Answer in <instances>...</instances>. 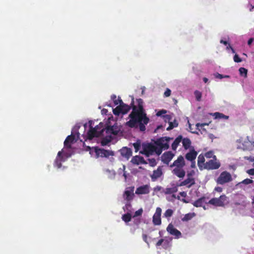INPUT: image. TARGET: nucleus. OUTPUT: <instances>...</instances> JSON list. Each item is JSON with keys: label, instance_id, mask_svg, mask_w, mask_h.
<instances>
[{"label": "nucleus", "instance_id": "1", "mask_svg": "<svg viewBox=\"0 0 254 254\" xmlns=\"http://www.w3.org/2000/svg\"><path fill=\"white\" fill-rule=\"evenodd\" d=\"M137 106L134 105V99H132L130 104L132 111L129 115V121L126 123V125L131 128H139L141 131L146 129L145 125L149 121L143 109V101L141 98L136 99Z\"/></svg>", "mask_w": 254, "mask_h": 254}, {"label": "nucleus", "instance_id": "2", "mask_svg": "<svg viewBox=\"0 0 254 254\" xmlns=\"http://www.w3.org/2000/svg\"><path fill=\"white\" fill-rule=\"evenodd\" d=\"M208 203L215 206H224L228 203V197L224 194L221 195L218 198H211Z\"/></svg>", "mask_w": 254, "mask_h": 254}, {"label": "nucleus", "instance_id": "3", "mask_svg": "<svg viewBox=\"0 0 254 254\" xmlns=\"http://www.w3.org/2000/svg\"><path fill=\"white\" fill-rule=\"evenodd\" d=\"M237 142L240 143L237 148L243 150H250L252 149L253 144V146H254V142L250 141L248 138L245 139L241 138L237 140Z\"/></svg>", "mask_w": 254, "mask_h": 254}, {"label": "nucleus", "instance_id": "4", "mask_svg": "<svg viewBox=\"0 0 254 254\" xmlns=\"http://www.w3.org/2000/svg\"><path fill=\"white\" fill-rule=\"evenodd\" d=\"M142 146V150L140 151V153L145 155L146 157L152 155L155 151L156 146L151 143H143Z\"/></svg>", "mask_w": 254, "mask_h": 254}, {"label": "nucleus", "instance_id": "5", "mask_svg": "<svg viewBox=\"0 0 254 254\" xmlns=\"http://www.w3.org/2000/svg\"><path fill=\"white\" fill-rule=\"evenodd\" d=\"M98 126H96L95 127H90V129L88 130L87 132L88 139L91 140L92 139L95 137H99L100 136L102 135L103 132L104 131V129L102 128L101 130L98 131Z\"/></svg>", "mask_w": 254, "mask_h": 254}, {"label": "nucleus", "instance_id": "6", "mask_svg": "<svg viewBox=\"0 0 254 254\" xmlns=\"http://www.w3.org/2000/svg\"><path fill=\"white\" fill-rule=\"evenodd\" d=\"M220 166V163L217 160L216 156H214L213 159L205 163L204 169L207 170H215L218 169Z\"/></svg>", "mask_w": 254, "mask_h": 254}, {"label": "nucleus", "instance_id": "7", "mask_svg": "<svg viewBox=\"0 0 254 254\" xmlns=\"http://www.w3.org/2000/svg\"><path fill=\"white\" fill-rule=\"evenodd\" d=\"M231 180L232 176L231 174L227 171H224L220 174L217 178V183L220 185H223L231 181Z\"/></svg>", "mask_w": 254, "mask_h": 254}, {"label": "nucleus", "instance_id": "8", "mask_svg": "<svg viewBox=\"0 0 254 254\" xmlns=\"http://www.w3.org/2000/svg\"><path fill=\"white\" fill-rule=\"evenodd\" d=\"M94 152L97 158L99 157L107 158L110 156H113L114 155V153L112 151L99 148L98 147L95 148Z\"/></svg>", "mask_w": 254, "mask_h": 254}, {"label": "nucleus", "instance_id": "9", "mask_svg": "<svg viewBox=\"0 0 254 254\" xmlns=\"http://www.w3.org/2000/svg\"><path fill=\"white\" fill-rule=\"evenodd\" d=\"M170 139V137H162L157 139L155 143L157 146L162 147L164 150H166L169 147V141Z\"/></svg>", "mask_w": 254, "mask_h": 254}, {"label": "nucleus", "instance_id": "10", "mask_svg": "<svg viewBox=\"0 0 254 254\" xmlns=\"http://www.w3.org/2000/svg\"><path fill=\"white\" fill-rule=\"evenodd\" d=\"M134 187H129L126 188L123 194V197L126 201H132L134 197Z\"/></svg>", "mask_w": 254, "mask_h": 254}, {"label": "nucleus", "instance_id": "11", "mask_svg": "<svg viewBox=\"0 0 254 254\" xmlns=\"http://www.w3.org/2000/svg\"><path fill=\"white\" fill-rule=\"evenodd\" d=\"M166 230L170 235L174 236L175 239H179L182 237L181 232L175 228L172 223L168 225Z\"/></svg>", "mask_w": 254, "mask_h": 254}, {"label": "nucleus", "instance_id": "12", "mask_svg": "<svg viewBox=\"0 0 254 254\" xmlns=\"http://www.w3.org/2000/svg\"><path fill=\"white\" fill-rule=\"evenodd\" d=\"M104 129L107 134L117 135L120 131V128L117 124L113 126H107Z\"/></svg>", "mask_w": 254, "mask_h": 254}, {"label": "nucleus", "instance_id": "13", "mask_svg": "<svg viewBox=\"0 0 254 254\" xmlns=\"http://www.w3.org/2000/svg\"><path fill=\"white\" fill-rule=\"evenodd\" d=\"M162 209L160 207H157L156 211L153 215L152 222L155 225H160L161 224V215Z\"/></svg>", "mask_w": 254, "mask_h": 254}, {"label": "nucleus", "instance_id": "14", "mask_svg": "<svg viewBox=\"0 0 254 254\" xmlns=\"http://www.w3.org/2000/svg\"><path fill=\"white\" fill-rule=\"evenodd\" d=\"M185 166V162L183 156H179L177 159L174 161L172 164L170 165V167H175V168H184Z\"/></svg>", "mask_w": 254, "mask_h": 254}, {"label": "nucleus", "instance_id": "15", "mask_svg": "<svg viewBox=\"0 0 254 254\" xmlns=\"http://www.w3.org/2000/svg\"><path fill=\"white\" fill-rule=\"evenodd\" d=\"M195 184V180L193 177H187V179L181 182L177 186H186L187 188H190L192 186Z\"/></svg>", "mask_w": 254, "mask_h": 254}, {"label": "nucleus", "instance_id": "16", "mask_svg": "<svg viewBox=\"0 0 254 254\" xmlns=\"http://www.w3.org/2000/svg\"><path fill=\"white\" fill-rule=\"evenodd\" d=\"M174 154L171 151L166 152L162 155L161 158L162 161L167 164L169 165V162L173 159Z\"/></svg>", "mask_w": 254, "mask_h": 254}, {"label": "nucleus", "instance_id": "17", "mask_svg": "<svg viewBox=\"0 0 254 254\" xmlns=\"http://www.w3.org/2000/svg\"><path fill=\"white\" fill-rule=\"evenodd\" d=\"M163 175L162 169L161 166H159L157 170H154L153 174L150 176L151 180L155 181Z\"/></svg>", "mask_w": 254, "mask_h": 254}, {"label": "nucleus", "instance_id": "18", "mask_svg": "<svg viewBox=\"0 0 254 254\" xmlns=\"http://www.w3.org/2000/svg\"><path fill=\"white\" fill-rule=\"evenodd\" d=\"M131 162L135 165L147 164V162L144 160L143 157L138 155L133 156L131 160Z\"/></svg>", "mask_w": 254, "mask_h": 254}, {"label": "nucleus", "instance_id": "19", "mask_svg": "<svg viewBox=\"0 0 254 254\" xmlns=\"http://www.w3.org/2000/svg\"><path fill=\"white\" fill-rule=\"evenodd\" d=\"M149 193V186L147 185H143L137 188L135 193L137 194H145Z\"/></svg>", "mask_w": 254, "mask_h": 254}, {"label": "nucleus", "instance_id": "20", "mask_svg": "<svg viewBox=\"0 0 254 254\" xmlns=\"http://www.w3.org/2000/svg\"><path fill=\"white\" fill-rule=\"evenodd\" d=\"M120 153L123 157L127 158V159H128L132 155V151L131 149L127 147H124L121 149L120 150Z\"/></svg>", "mask_w": 254, "mask_h": 254}, {"label": "nucleus", "instance_id": "21", "mask_svg": "<svg viewBox=\"0 0 254 254\" xmlns=\"http://www.w3.org/2000/svg\"><path fill=\"white\" fill-rule=\"evenodd\" d=\"M172 173L174 175L180 178H183L186 174V172L183 168H175L173 170Z\"/></svg>", "mask_w": 254, "mask_h": 254}, {"label": "nucleus", "instance_id": "22", "mask_svg": "<svg viewBox=\"0 0 254 254\" xmlns=\"http://www.w3.org/2000/svg\"><path fill=\"white\" fill-rule=\"evenodd\" d=\"M75 141V136L73 135H68L64 141V145L67 148L71 147V144Z\"/></svg>", "mask_w": 254, "mask_h": 254}, {"label": "nucleus", "instance_id": "23", "mask_svg": "<svg viewBox=\"0 0 254 254\" xmlns=\"http://www.w3.org/2000/svg\"><path fill=\"white\" fill-rule=\"evenodd\" d=\"M197 154V153L193 149L186 154L185 157L188 161L193 162L195 160Z\"/></svg>", "mask_w": 254, "mask_h": 254}, {"label": "nucleus", "instance_id": "24", "mask_svg": "<svg viewBox=\"0 0 254 254\" xmlns=\"http://www.w3.org/2000/svg\"><path fill=\"white\" fill-rule=\"evenodd\" d=\"M63 157L62 156V152L59 151L58 153L57 157L55 161V165L60 168L62 167V162L64 161Z\"/></svg>", "mask_w": 254, "mask_h": 254}, {"label": "nucleus", "instance_id": "25", "mask_svg": "<svg viewBox=\"0 0 254 254\" xmlns=\"http://www.w3.org/2000/svg\"><path fill=\"white\" fill-rule=\"evenodd\" d=\"M120 105L122 106V112L123 115L127 114L131 109V106L125 104L122 100H120Z\"/></svg>", "mask_w": 254, "mask_h": 254}, {"label": "nucleus", "instance_id": "26", "mask_svg": "<svg viewBox=\"0 0 254 254\" xmlns=\"http://www.w3.org/2000/svg\"><path fill=\"white\" fill-rule=\"evenodd\" d=\"M204 155L202 154H200L197 158V165L200 169H202V168H204L205 166V158Z\"/></svg>", "mask_w": 254, "mask_h": 254}, {"label": "nucleus", "instance_id": "27", "mask_svg": "<svg viewBox=\"0 0 254 254\" xmlns=\"http://www.w3.org/2000/svg\"><path fill=\"white\" fill-rule=\"evenodd\" d=\"M182 136L179 135L178 136L174 141L173 143L172 144V149L173 150H176L177 148L178 147L179 143L182 141Z\"/></svg>", "mask_w": 254, "mask_h": 254}, {"label": "nucleus", "instance_id": "28", "mask_svg": "<svg viewBox=\"0 0 254 254\" xmlns=\"http://www.w3.org/2000/svg\"><path fill=\"white\" fill-rule=\"evenodd\" d=\"M178 186H174L172 188H166L165 190H163V192L165 194H170L172 193H174L175 192H176L178 191Z\"/></svg>", "mask_w": 254, "mask_h": 254}, {"label": "nucleus", "instance_id": "29", "mask_svg": "<svg viewBox=\"0 0 254 254\" xmlns=\"http://www.w3.org/2000/svg\"><path fill=\"white\" fill-rule=\"evenodd\" d=\"M205 197H201L193 202L192 204L194 206L196 207H201L203 204L205 202Z\"/></svg>", "mask_w": 254, "mask_h": 254}, {"label": "nucleus", "instance_id": "30", "mask_svg": "<svg viewBox=\"0 0 254 254\" xmlns=\"http://www.w3.org/2000/svg\"><path fill=\"white\" fill-rule=\"evenodd\" d=\"M182 141L183 146L185 149L187 150L190 147L191 145V141L189 138H185L184 139L182 138Z\"/></svg>", "mask_w": 254, "mask_h": 254}, {"label": "nucleus", "instance_id": "31", "mask_svg": "<svg viewBox=\"0 0 254 254\" xmlns=\"http://www.w3.org/2000/svg\"><path fill=\"white\" fill-rule=\"evenodd\" d=\"M122 219L126 223L129 222L131 220V215L130 213L127 212L122 215Z\"/></svg>", "mask_w": 254, "mask_h": 254}, {"label": "nucleus", "instance_id": "32", "mask_svg": "<svg viewBox=\"0 0 254 254\" xmlns=\"http://www.w3.org/2000/svg\"><path fill=\"white\" fill-rule=\"evenodd\" d=\"M178 123L176 120H174L173 122H169V126L167 128V130L172 129L175 127H177Z\"/></svg>", "mask_w": 254, "mask_h": 254}, {"label": "nucleus", "instance_id": "33", "mask_svg": "<svg viewBox=\"0 0 254 254\" xmlns=\"http://www.w3.org/2000/svg\"><path fill=\"white\" fill-rule=\"evenodd\" d=\"M214 116L216 119H224L226 120L228 119L229 116H226L222 113L216 112L214 114Z\"/></svg>", "mask_w": 254, "mask_h": 254}, {"label": "nucleus", "instance_id": "34", "mask_svg": "<svg viewBox=\"0 0 254 254\" xmlns=\"http://www.w3.org/2000/svg\"><path fill=\"white\" fill-rule=\"evenodd\" d=\"M194 216V213H188L185 215L183 218H182L183 221H188L190 220Z\"/></svg>", "mask_w": 254, "mask_h": 254}, {"label": "nucleus", "instance_id": "35", "mask_svg": "<svg viewBox=\"0 0 254 254\" xmlns=\"http://www.w3.org/2000/svg\"><path fill=\"white\" fill-rule=\"evenodd\" d=\"M113 113L115 115L119 116L121 114H122V106L119 105L115 109L113 110Z\"/></svg>", "mask_w": 254, "mask_h": 254}, {"label": "nucleus", "instance_id": "36", "mask_svg": "<svg viewBox=\"0 0 254 254\" xmlns=\"http://www.w3.org/2000/svg\"><path fill=\"white\" fill-rule=\"evenodd\" d=\"M133 146L135 149V152H137L139 151L141 147V142L139 140H137V141L133 144Z\"/></svg>", "mask_w": 254, "mask_h": 254}, {"label": "nucleus", "instance_id": "37", "mask_svg": "<svg viewBox=\"0 0 254 254\" xmlns=\"http://www.w3.org/2000/svg\"><path fill=\"white\" fill-rule=\"evenodd\" d=\"M240 74L242 76H244L245 77L247 76L248 70L244 67H240L239 69Z\"/></svg>", "mask_w": 254, "mask_h": 254}, {"label": "nucleus", "instance_id": "38", "mask_svg": "<svg viewBox=\"0 0 254 254\" xmlns=\"http://www.w3.org/2000/svg\"><path fill=\"white\" fill-rule=\"evenodd\" d=\"M194 94L195 95V99L196 101H200L202 97V93L201 92L198 90H195L194 92Z\"/></svg>", "mask_w": 254, "mask_h": 254}, {"label": "nucleus", "instance_id": "39", "mask_svg": "<svg viewBox=\"0 0 254 254\" xmlns=\"http://www.w3.org/2000/svg\"><path fill=\"white\" fill-rule=\"evenodd\" d=\"M131 201H127V203H126L125 206L123 207L124 210H127L128 212H130V209L131 207V204L130 203Z\"/></svg>", "mask_w": 254, "mask_h": 254}, {"label": "nucleus", "instance_id": "40", "mask_svg": "<svg viewBox=\"0 0 254 254\" xmlns=\"http://www.w3.org/2000/svg\"><path fill=\"white\" fill-rule=\"evenodd\" d=\"M111 99L113 101L115 105L120 104V100H122L120 97L117 99V97L115 95H112L111 96Z\"/></svg>", "mask_w": 254, "mask_h": 254}, {"label": "nucleus", "instance_id": "41", "mask_svg": "<svg viewBox=\"0 0 254 254\" xmlns=\"http://www.w3.org/2000/svg\"><path fill=\"white\" fill-rule=\"evenodd\" d=\"M164 242V244H166V245H168L169 244V241L167 240H165L164 239H160L158 242L157 243H156V246L157 247L158 246H160L161 245H162V243Z\"/></svg>", "mask_w": 254, "mask_h": 254}, {"label": "nucleus", "instance_id": "42", "mask_svg": "<svg viewBox=\"0 0 254 254\" xmlns=\"http://www.w3.org/2000/svg\"><path fill=\"white\" fill-rule=\"evenodd\" d=\"M173 213V210H172L171 209H168L165 211L164 215L166 217H170L172 216Z\"/></svg>", "mask_w": 254, "mask_h": 254}, {"label": "nucleus", "instance_id": "43", "mask_svg": "<svg viewBox=\"0 0 254 254\" xmlns=\"http://www.w3.org/2000/svg\"><path fill=\"white\" fill-rule=\"evenodd\" d=\"M148 162L150 166L151 167H154L156 165L157 162L154 158H151V159H148Z\"/></svg>", "mask_w": 254, "mask_h": 254}, {"label": "nucleus", "instance_id": "44", "mask_svg": "<svg viewBox=\"0 0 254 254\" xmlns=\"http://www.w3.org/2000/svg\"><path fill=\"white\" fill-rule=\"evenodd\" d=\"M205 157L207 158H212L213 159V156H215L213 154V152L212 151H209L205 153Z\"/></svg>", "mask_w": 254, "mask_h": 254}, {"label": "nucleus", "instance_id": "45", "mask_svg": "<svg viewBox=\"0 0 254 254\" xmlns=\"http://www.w3.org/2000/svg\"><path fill=\"white\" fill-rule=\"evenodd\" d=\"M253 182H254L253 180H252V179H246L244 180L243 181H242L241 183H240V184H243L245 185H249L250 184L253 183Z\"/></svg>", "mask_w": 254, "mask_h": 254}, {"label": "nucleus", "instance_id": "46", "mask_svg": "<svg viewBox=\"0 0 254 254\" xmlns=\"http://www.w3.org/2000/svg\"><path fill=\"white\" fill-rule=\"evenodd\" d=\"M110 141L111 137L110 138H107V137L103 138L101 141V144L103 145H106Z\"/></svg>", "mask_w": 254, "mask_h": 254}, {"label": "nucleus", "instance_id": "47", "mask_svg": "<svg viewBox=\"0 0 254 254\" xmlns=\"http://www.w3.org/2000/svg\"><path fill=\"white\" fill-rule=\"evenodd\" d=\"M163 149V148H162V147L156 146V149H155V151H154V152H155L158 155H159L161 154Z\"/></svg>", "mask_w": 254, "mask_h": 254}, {"label": "nucleus", "instance_id": "48", "mask_svg": "<svg viewBox=\"0 0 254 254\" xmlns=\"http://www.w3.org/2000/svg\"><path fill=\"white\" fill-rule=\"evenodd\" d=\"M216 78H218L219 79H222L223 78H229L230 76L229 75H223L219 73H216L215 75Z\"/></svg>", "mask_w": 254, "mask_h": 254}, {"label": "nucleus", "instance_id": "49", "mask_svg": "<svg viewBox=\"0 0 254 254\" xmlns=\"http://www.w3.org/2000/svg\"><path fill=\"white\" fill-rule=\"evenodd\" d=\"M142 212H143V210L142 208L138 209V210H137L135 212L134 214L133 215V217L141 215L142 214Z\"/></svg>", "mask_w": 254, "mask_h": 254}, {"label": "nucleus", "instance_id": "50", "mask_svg": "<svg viewBox=\"0 0 254 254\" xmlns=\"http://www.w3.org/2000/svg\"><path fill=\"white\" fill-rule=\"evenodd\" d=\"M234 61L236 63H240L242 62V59L237 54H235L234 56Z\"/></svg>", "mask_w": 254, "mask_h": 254}, {"label": "nucleus", "instance_id": "51", "mask_svg": "<svg viewBox=\"0 0 254 254\" xmlns=\"http://www.w3.org/2000/svg\"><path fill=\"white\" fill-rule=\"evenodd\" d=\"M171 93V90L169 89V88H167V89L166 90V91H165V92L164 93V95L165 97H169L170 96Z\"/></svg>", "mask_w": 254, "mask_h": 254}, {"label": "nucleus", "instance_id": "52", "mask_svg": "<svg viewBox=\"0 0 254 254\" xmlns=\"http://www.w3.org/2000/svg\"><path fill=\"white\" fill-rule=\"evenodd\" d=\"M167 111L165 110H161L160 111H159L157 114V116H161V115H162L163 114H165L166 113Z\"/></svg>", "mask_w": 254, "mask_h": 254}, {"label": "nucleus", "instance_id": "53", "mask_svg": "<svg viewBox=\"0 0 254 254\" xmlns=\"http://www.w3.org/2000/svg\"><path fill=\"white\" fill-rule=\"evenodd\" d=\"M247 173L250 175H254V169H251L247 170Z\"/></svg>", "mask_w": 254, "mask_h": 254}, {"label": "nucleus", "instance_id": "54", "mask_svg": "<svg viewBox=\"0 0 254 254\" xmlns=\"http://www.w3.org/2000/svg\"><path fill=\"white\" fill-rule=\"evenodd\" d=\"M142 239L145 243L148 244V242H147V236L146 234H143L142 235Z\"/></svg>", "mask_w": 254, "mask_h": 254}, {"label": "nucleus", "instance_id": "55", "mask_svg": "<svg viewBox=\"0 0 254 254\" xmlns=\"http://www.w3.org/2000/svg\"><path fill=\"white\" fill-rule=\"evenodd\" d=\"M215 190L217 192H221L222 191V188L219 187H217L215 188Z\"/></svg>", "mask_w": 254, "mask_h": 254}, {"label": "nucleus", "instance_id": "56", "mask_svg": "<svg viewBox=\"0 0 254 254\" xmlns=\"http://www.w3.org/2000/svg\"><path fill=\"white\" fill-rule=\"evenodd\" d=\"M194 172L193 171H191L190 172L188 173L187 174V177H192V175L194 174Z\"/></svg>", "mask_w": 254, "mask_h": 254}, {"label": "nucleus", "instance_id": "57", "mask_svg": "<svg viewBox=\"0 0 254 254\" xmlns=\"http://www.w3.org/2000/svg\"><path fill=\"white\" fill-rule=\"evenodd\" d=\"M227 45H228V46L227 47V49H231V50H232V52H233V53H235V50H234V49L231 47V46L230 45V44L228 43V44H227Z\"/></svg>", "mask_w": 254, "mask_h": 254}, {"label": "nucleus", "instance_id": "58", "mask_svg": "<svg viewBox=\"0 0 254 254\" xmlns=\"http://www.w3.org/2000/svg\"><path fill=\"white\" fill-rule=\"evenodd\" d=\"M164 117L165 118V120L166 121L167 120L169 121H170L171 120V116L169 115H167L165 116Z\"/></svg>", "mask_w": 254, "mask_h": 254}, {"label": "nucleus", "instance_id": "59", "mask_svg": "<svg viewBox=\"0 0 254 254\" xmlns=\"http://www.w3.org/2000/svg\"><path fill=\"white\" fill-rule=\"evenodd\" d=\"M162 189V187L161 186H157L154 188L155 191H160Z\"/></svg>", "mask_w": 254, "mask_h": 254}, {"label": "nucleus", "instance_id": "60", "mask_svg": "<svg viewBox=\"0 0 254 254\" xmlns=\"http://www.w3.org/2000/svg\"><path fill=\"white\" fill-rule=\"evenodd\" d=\"M180 194L183 196V197H185L186 196H187V193L185 191H182V192H180Z\"/></svg>", "mask_w": 254, "mask_h": 254}, {"label": "nucleus", "instance_id": "61", "mask_svg": "<svg viewBox=\"0 0 254 254\" xmlns=\"http://www.w3.org/2000/svg\"><path fill=\"white\" fill-rule=\"evenodd\" d=\"M253 41H254L253 38H251L249 39V40L248 41V44L249 45H251L252 44V42H253Z\"/></svg>", "mask_w": 254, "mask_h": 254}, {"label": "nucleus", "instance_id": "62", "mask_svg": "<svg viewBox=\"0 0 254 254\" xmlns=\"http://www.w3.org/2000/svg\"><path fill=\"white\" fill-rule=\"evenodd\" d=\"M220 43L221 44H223L224 45H227V44H228V42L226 41H224L223 40H220Z\"/></svg>", "mask_w": 254, "mask_h": 254}, {"label": "nucleus", "instance_id": "63", "mask_svg": "<svg viewBox=\"0 0 254 254\" xmlns=\"http://www.w3.org/2000/svg\"><path fill=\"white\" fill-rule=\"evenodd\" d=\"M204 125H205V124H199V123H198V124H196V126H197V127H201L204 126Z\"/></svg>", "mask_w": 254, "mask_h": 254}, {"label": "nucleus", "instance_id": "64", "mask_svg": "<svg viewBox=\"0 0 254 254\" xmlns=\"http://www.w3.org/2000/svg\"><path fill=\"white\" fill-rule=\"evenodd\" d=\"M208 79L206 78V77H204L203 78V81L205 82V83H206L207 81H208Z\"/></svg>", "mask_w": 254, "mask_h": 254}]
</instances>
